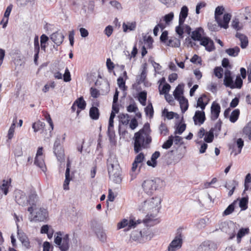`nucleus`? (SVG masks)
I'll use <instances>...</instances> for the list:
<instances>
[{"label":"nucleus","mask_w":251,"mask_h":251,"mask_svg":"<svg viewBox=\"0 0 251 251\" xmlns=\"http://www.w3.org/2000/svg\"><path fill=\"white\" fill-rule=\"evenodd\" d=\"M235 209V203L234 202L230 204L224 211L223 214L224 215H228L232 213Z\"/></svg>","instance_id":"3c124183"},{"label":"nucleus","mask_w":251,"mask_h":251,"mask_svg":"<svg viewBox=\"0 0 251 251\" xmlns=\"http://www.w3.org/2000/svg\"><path fill=\"white\" fill-rule=\"evenodd\" d=\"M117 83L119 86V87L121 89L125 88L126 87V82L125 80L124 79V78L122 77H119L117 79Z\"/></svg>","instance_id":"338daca9"},{"label":"nucleus","mask_w":251,"mask_h":251,"mask_svg":"<svg viewBox=\"0 0 251 251\" xmlns=\"http://www.w3.org/2000/svg\"><path fill=\"white\" fill-rule=\"evenodd\" d=\"M16 122H17V117H16L14 119L13 123L11 124V125L8 130V131L7 137L8 138V140H11L12 138L14 136Z\"/></svg>","instance_id":"7c9ffc66"},{"label":"nucleus","mask_w":251,"mask_h":251,"mask_svg":"<svg viewBox=\"0 0 251 251\" xmlns=\"http://www.w3.org/2000/svg\"><path fill=\"white\" fill-rule=\"evenodd\" d=\"M214 128H211L208 132H206L204 138V140L206 143H211L214 140Z\"/></svg>","instance_id":"473e14b6"},{"label":"nucleus","mask_w":251,"mask_h":251,"mask_svg":"<svg viewBox=\"0 0 251 251\" xmlns=\"http://www.w3.org/2000/svg\"><path fill=\"white\" fill-rule=\"evenodd\" d=\"M108 170L109 176L111 177L114 181L117 182L121 181L120 171L118 169H114L113 164H110V167L108 166Z\"/></svg>","instance_id":"ddd939ff"},{"label":"nucleus","mask_w":251,"mask_h":251,"mask_svg":"<svg viewBox=\"0 0 251 251\" xmlns=\"http://www.w3.org/2000/svg\"><path fill=\"white\" fill-rule=\"evenodd\" d=\"M248 199L247 198H242L239 202V206L242 210H245L248 208Z\"/></svg>","instance_id":"c03bdc74"},{"label":"nucleus","mask_w":251,"mask_h":251,"mask_svg":"<svg viewBox=\"0 0 251 251\" xmlns=\"http://www.w3.org/2000/svg\"><path fill=\"white\" fill-rule=\"evenodd\" d=\"M209 95V94H202L197 100L196 107H199L201 110H204L210 101Z\"/></svg>","instance_id":"9d476101"},{"label":"nucleus","mask_w":251,"mask_h":251,"mask_svg":"<svg viewBox=\"0 0 251 251\" xmlns=\"http://www.w3.org/2000/svg\"><path fill=\"white\" fill-rule=\"evenodd\" d=\"M145 159V156L143 153H139L135 158L134 161L137 163H142Z\"/></svg>","instance_id":"e2e57ef3"},{"label":"nucleus","mask_w":251,"mask_h":251,"mask_svg":"<svg viewBox=\"0 0 251 251\" xmlns=\"http://www.w3.org/2000/svg\"><path fill=\"white\" fill-rule=\"evenodd\" d=\"M108 136L110 139L112 140L115 137V133L114 129V127H108Z\"/></svg>","instance_id":"69168bd1"},{"label":"nucleus","mask_w":251,"mask_h":251,"mask_svg":"<svg viewBox=\"0 0 251 251\" xmlns=\"http://www.w3.org/2000/svg\"><path fill=\"white\" fill-rule=\"evenodd\" d=\"M54 243L61 251H68L70 248V238L68 234H63V232L58 231L56 233Z\"/></svg>","instance_id":"7ed1b4c3"},{"label":"nucleus","mask_w":251,"mask_h":251,"mask_svg":"<svg viewBox=\"0 0 251 251\" xmlns=\"http://www.w3.org/2000/svg\"><path fill=\"white\" fill-rule=\"evenodd\" d=\"M11 178H9L7 180L3 179L2 180V183L0 186V189L5 195H7L8 193L9 188L11 186Z\"/></svg>","instance_id":"5701e85b"},{"label":"nucleus","mask_w":251,"mask_h":251,"mask_svg":"<svg viewBox=\"0 0 251 251\" xmlns=\"http://www.w3.org/2000/svg\"><path fill=\"white\" fill-rule=\"evenodd\" d=\"M34 164L39 167L43 172H45L47 170V168L44 161V157L40 156L38 157H35Z\"/></svg>","instance_id":"a878e982"},{"label":"nucleus","mask_w":251,"mask_h":251,"mask_svg":"<svg viewBox=\"0 0 251 251\" xmlns=\"http://www.w3.org/2000/svg\"><path fill=\"white\" fill-rule=\"evenodd\" d=\"M38 200V197L36 192L34 190L31 191L27 200V201L30 205L27 208V211L30 214H32L34 211V208L36 207V203Z\"/></svg>","instance_id":"1a4fd4ad"},{"label":"nucleus","mask_w":251,"mask_h":251,"mask_svg":"<svg viewBox=\"0 0 251 251\" xmlns=\"http://www.w3.org/2000/svg\"><path fill=\"white\" fill-rule=\"evenodd\" d=\"M250 232V229L249 228H241L238 231L237 234V239L238 242L241 241V238L244 237L245 235L248 234Z\"/></svg>","instance_id":"72a5a7b5"},{"label":"nucleus","mask_w":251,"mask_h":251,"mask_svg":"<svg viewBox=\"0 0 251 251\" xmlns=\"http://www.w3.org/2000/svg\"><path fill=\"white\" fill-rule=\"evenodd\" d=\"M224 83L226 87H229L231 88H234V83L230 71L227 70L225 72Z\"/></svg>","instance_id":"6ab92c4d"},{"label":"nucleus","mask_w":251,"mask_h":251,"mask_svg":"<svg viewBox=\"0 0 251 251\" xmlns=\"http://www.w3.org/2000/svg\"><path fill=\"white\" fill-rule=\"evenodd\" d=\"M224 10L225 9L222 6H219L216 7L215 11V19L220 27L227 29L228 27V24L231 19V15L229 13H226L222 19L221 16L223 15Z\"/></svg>","instance_id":"f03ea898"},{"label":"nucleus","mask_w":251,"mask_h":251,"mask_svg":"<svg viewBox=\"0 0 251 251\" xmlns=\"http://www.w3.org/2000/svg\"><path fill=\"white\" fill-rule=\"evenodd\" d=\"M70 162H68L67 163V168L65 172V179L63 183V189L65 190H68L69 189V183L72 179L70 177Z\"/></svg>","instance_id":"2eb2a0df"},{"label":"nucleus","mask_w":251,"mask_h":251,"mask_svg":"<svg viewBox=\"0 0 251 251\" xmlns=\"http://www.w3.org/2000/svg\"><path fill=\"white\" fill-rule=\"evenodd\" d=\"M221 111V107L219 103L213 102L211 106V119L215 121L219 116Z\"/></svg>","instance_id":"4468645a"},{"label":"nucleus","mask_w":251,"mask_h":251,"mask_svg":"<svg viewBox=\"0 0 251 251\" xmlns=\"http://www.w3.org/2000/svg\"><path fill=\"white\" fill-rule=\"evenodd\" d=\"M64 38L63 34L59 31L53 33L50 35V39L57 46H59L62 43Z\"/></svg>","instance_id":"dca6fc26"},{"label":"nucleus","mask_w":251,"mask_h":251,"mask_svg":"<svg viewBox=\"0 0 251 251\" xmlns=\"http://www.w3.org/2000/svg\"><path fill=\"white\" fill-rule=\"evenodd\" d=\"M20 240L22 242L23 245L25 246L26 248L29 249L30 247V242L27 237L25 236L21 237H20Z\"/></svg>","instance_id":"bf43d9fd"},{"label":"nucleus","mask_w":251,"mask_h":251,"mask_svg":"<svg viewBox=\"0 0 251 251\" xmlns=\"http://www.w3.org/2000/svg\"><path fill=\"white\" fill-rule=\"evenodd\" d=\"M144 223L147 226H152L157 223L156 220H153L150 217L146 218L143 220Z\"/></svg>","instance_id":"864d4df0"},{"label":"nucleus","mask_w":251,"mask_h":251,"mask_svg":"<svg viewBox=\"0 0 251 251\" xmlns=\"http://www.w3.org/2000/svg\"><path fill=\"white\" fill-rule=\"evenodd\" d=\"M179 101L180 107L181 111L183 113L185 112L188 108V101L187 99L185 97H182L181 98L177 100Z\"/></svg>","instance_id":"c85d7f7f"},{"label":"nucleus","mask_w":251,"mask_h":251,"mask_svg":"<svg viewBox=\"0 0 251 251\" xmlns=\"http://www.w3.org/2000/svg\"><path fill=\"white\" fill-rule=\"evenodd\" d=\"M151 131L150 124L146 123L142 129L135 133L134 150L135 153H138L143 149L147 148L151 142Z\"/></svg>","instance_id":"f257e3e1"},{"label":"nucleus","mask_w":251,"mask_h":251,"mask_svg":"<svg viewBox=\"0 0 251 251\" xmlns=\"http://www.w3.org/2000/svg\"><path fill=\"white\" fill-rule=\"evenodd\" d=\"M66 135L64 134L61 141L60 137H57L53 145V153L60 162H64L65 160V151L62 145L65 139Z\"/></svg>","instance_id":"20e7f679"},{"label":"nucleus","mask_w":251,"mask_h":251,"mask_svg":"<svg viewBox=\"0 0 251 251\" xmlns=\"http://www.w3.org/2000/svg\"><path fill=\"white\" fill-rule=\"evenodd\" d=\"M186 127V125L185 124L179 123L176 128L175 133L179 134H182L185 130Z\"/></svg>","instance_id":"de8ad7c7"},{"label":"nucleus","mask_w":251,"mask_h":251,"mask_svg":"<svg viewBox=\"0 0 251 251\" xmlns=\"http://www.w3.org/2000/svg\"><path fill=\"white\" fill-rule=\"evenodd\" d=\"M146 64H145L143 68L142 72L140 75L139 81L141 82H144L146 78V77H147V68H146Z\"/></svg>","instance_id":"603ef678"},{"label":"nucleus","mask_w":251,"mask_h":251,"mask_svg":"<svg viewBox=\"0 0 251 251\" xmlns=\"http://www.w3.org/2000/svg\"><path fill=\"white\" fill-rule=\"evenodd\" d=\"M63 79L65 82H69L71 80V76L70 71L68 68H66L65 73L63 75Z\"/></svg>","instance_id":"13d9d810"},{"label":"nucleus","mask_w":251,"mask_h":251,"mask_svg":"<svg viewBox=\"0 0 251 251\" xmlns=\"http://www.w3.org/2000/svg\"><path fill=\"white\" fill-rule=\"evenodd\" d=\"M242 85L243 80L239 75H237L234 83V88H241Z\"/></svg>","instance_id":"5fc2aeb1"},{"label":"nucleus","mask_w":251,"mask_h":251,"mask_svg":"<svg viewBox=\"0 0 251 251\" xmlns=\"http://www.w3.org/2000/svg\"><path fill=\"white\" fill-rule=\"evenodd\" d=\"M145 112L147 115H149L150 118H152L153 116L154 111L152 104L149 103L145 108Z\"/></svg>","instance_id":"a19ab883"},{"label":"nucleus","mask_w":251,"mask_h":251,"mask_svg":"<svg viewBox=\"0 0 251 251\" xmlns=\"http://www.w3.org/2000/svg\"><path fill=\"white\" fill-rule=\"evenodd\" d=\"M55 87V83L53 81H49L46 84L42 89V91L44 93H46L49 91L50 88L54 89Z\"/></svg>","instance_id":"8fccbe9b"},{"label":"nucleus","mask_w":251,"mask_h":251,"mask_svg":"<svg viewBox=\"0 0 251 251\" xmlns=\"http://www.w3.org/2000/svg\"><path fill=\"white\" fill-rule=\"evenodd\" d=\"M183 235L182 232L178 230L175 238L168 247V251H176L179 250L183 244Z\"/></svg>","instance_id":"6e6552de"},{"label":"nucleus","mask_w":251,"mask_h":251,"mask_svg":"<svg viewBox=\"0 0 251 251\" xmlns=\"http://www.w3.org/2000/svg\"><path fill=\"white\" fill-rule=\"evenodd\" d=\"M188 8L186 6H183L181 9L179 16V24L182 25L188 16Z\"/></svg>","instance_id":"4be33fe9"},{"label":"nucleus","mask_w":251,"mask_h":251,"mask_svg":"<svg viewBox=\"0 0 251 251\" xmlns=\"http://www.w3.org/2000/svg\"><path fill=\"white\" fill-rule=\"evenodd\" d=\"M122 27L124 32L134 30L136 27V23L135 21L132 22H124L123 24Z\"/></svg>","instance_id":"412c9836"},{"label":"nucleus","mask_w":251,"mask_h":251,"mask_svg":"<svg viewBox=\"0 0 251 251\" xmlns=\"http://www.w3.org/2000/svg\"><path fill=\"white\" fill-rule=\"evenodd\" d=\"M183 85L179 84L176 88L174 92V96L176 100H177L182 97H184L183 96Z\"/></svg>","instance_id":"cd10ccee"},{"label":"nucleus","mask_w":251,"mask_h":251,"mask_svg":"<svg viewBox=\"0 0 251 251\" xmlns=\"http://www.w3.org/2000/svg\"><path fill=\"white\" fill-rule=\"evenodd\" d=\"M152 43L153 39L152 38L149 36L145 40V45L148 48H151L152 47Z\"/></svg>","instance_id":"774afa93"},{"label":"nucleus","mask_w":251,"mask_h":251,"mask_svg":"<svg viewBox=\"0 0 251 251\" xmlns=\"http://www.w3.org/2000/svg\"><path fill=\"white\" fill-rule=\"evenodd\" d=\"M29 217L30 222H43L46 220L48 216L47 210L44 208L39 209L34 208V211Z\"/></svg>","instance_id":"423d86ee"},{"label":"nucleus","mask_w":251,"mask_h":251,"mask_svg":"<svg viewBox=\"0 0 251 251\" xmlns=\"http://www.w3.org/2000/svg\"><path fill=\"white\" fill-rule=\"evenodd\" d=\"M90 92L91 96L94 98H97L100 95V91L94 87H91L90 88Z\"/></svg>","instance_id":"4d7b16f0"},{"label":"nucleus","mask_w":251,"mask_h":251,"mask_svg":"<svg viewBox=\"0 0 251 251\" xmlns=\"http://www.w3.org/2000/svg\"><path fill=\"white\" fill-rule=\"evenodd\" d=\"M89 116L92 120H98L100 116V112L98 107L92 106L89 110Z\"/></svg>","instance_id":"393cba45"},{"label":"nucleus","mask_w":251,"mask_h":251,"mask_svg":"<svg viewBox=\"0 0 251 251\" xmlns=\"http://www.w3.org/2000/svg\"><path fill=\"white\" fill-rule=\"evenodd\" d=\"M75 104H76L77 109L76 110L77 115H78L80 111L84 110L86 107V102L84 100L82 96L77 98L75 101Z\"/></svg>","instance_id":"f3484780"},{"label":"nucleus","mask_w":251,"mask_h":251,"mask_svg":"<svg viewBox=\"0 0 251 251\" xmlns=\"http://www.w3.org/2000/svg\"><path fill=\"white\" fill-rule=\"evenodd\" d=\"M16 201L19 205H24L25 204L26 196L23 193H19L15 197Z\"/></svg>","instance_id":"f704fd0d"},{"label":"nucleus","mask_w":251,"mask_h":251,"mask_svg":"<svg viewBox=\"0 0 251 251\" xmlns=\"http://www.w3.org/2000/svg\"><path fill=\"white\" fill-rule=\"evenodd\" d=\"M42 114H43V116L44 117V118L47 120V121L49 124V125L50 126L51 129L53 130V124L52 121L51 119V117L50 116V115L49 114V113L48 112L45 111H43L42 112Z\"/></svg>","instance_id":"ea45409f"},{"label":"nucleus","mask_w":251,"mask_h":251,"mask_svg":"<svg viewBox=\"0 0 251 251\" xmlns=\"http://www.w3.org/2000/svg\"><path fill=\"white\" fill-rule=\"evenodd\" d=\"M13 5L12 4H10L6 9V10L4 12V17L5 18V22L4 24H3V27L4 28L6 26L8 21V17L10 15V14L12 9Z\"/></svg>","instance_id":"e433bc0d"},{"label":"nucleus","mask_w":251,"mask_h":251,"mask_svg":"<svg viewBox=\"0 0 251 251\" xmlns=\"http://www.w3.org/2000/svg\"><path fill=\"white\" fill-rule=\"evenodd\" d=\"M193 119L195 125H198L200 126L203 124L206 120L205 112L203 110L196 111L193 117Z\"/></svg>","instance_id":"f8f14e48"},{"label":"nucleus","mask_w":251,"mask_h":251,"mask_svg":"<svg viewBox=\"0 0 251 251\" xmlns=\"http://www.w3.org/2000/svg\"><path fill=\"white\" fill-rule=\"evenodd\" d=\"M231 26L237 31L240 30L243 28L242 24L240 23L238 19L236 18L232 20Z\"/></svg>","instance_id":"58836bf2"},{"label":"nucleus","mask_w":251,"mask_h":251,"mask_svg":"<svg viewBox=\"0 0 251 251\" xmlns=\"http://www.w3.org/2000/svg\"><path fill=\"white\" fill-rule=\"evenodd\" d=\"M120 121L123 124L126 125L129 123V119L128 114H121L119 116Z\"/></svg>","instance_id":"09e8293b"},{"label":"nucleus","mask_w":251,"mask_h":251,"mask_svg":"<svg viewBox=\"0 0 251 251\" xmlns=\"http://www.w3.org/2000/svg\"><path fill=\"white\" fill-rule=\"evenodd\" d=\"M240 110L239 109L234 110L231 113L229 117V120L231 123L236 122L239 118Z\"/></svg>","instance_id":"c9c22d12"},{"label":"nucleus","mask_w":251,"mask_h":251,"mask_svg":"<svg viewBox=\"0 0 251 251\" xmlns=\"http://www.w3.org/2000/svg\"><path fill=\"white\" fill-rule=\"evenodd\" d=\"M161 200L160 197H155L146 200L139 205L140 211L151 210L158 207L161 203Z\"/></svg>","instance_id":"39448f33"},{"label":"nucleus","mask_w":251,"mask_h":251,"mask_svg":"<svg viewBox=\"0 0 251 251\" xmlns=\"http://www.w3.org/2000/svg\"><path fill=\"white\" fill-rule=\"evenodd\" d=\"M159 129L160 134L163 135V136L166 135L169 132V130L168 129L167 125L164 123H161V124L159 126Z\"/></svg>","instance_id":"79ce46f5"},{"label":"nucleus","mask_w":251,"mask_h":251,"mask_svg":"<svg viewBox=\"0 0 251 251\" xmlns=\"http://www.w3.org/2000/svg\"><path fill=\"white\" fill-rule=\"evenodd\" d=\"M159 179H147L142 183V188L144 191L148 195L152 194L157 189Z\"/></svg>","instance_id":"0eeeda50"},{"label":"nucleus","mask_w":251,"mask_h":251,"mask_svg":"<svg viewBox=\"0 0 251 251\" xmlns=\"http://www.w3.org/2000/svg\"><path fill=\"white\" fill-rule=\"evenodd\" d=\"M235 36L241 41V47L242 49L246 48L248 45V39L247 37L244 34L238 32L236 33Z\"/></svg>","instance_id":"b1692460"},{"label":"nucleus","mask_w":251,"mask_h":251,"mask_svg":"<svg viewBox=\"0 0 251 251\" xmlns=\"http://www.w3.org/2000/svg\"><path fill=\"white\" fill-rule=\"evenodd\" d=\"M199 41L200 45L204 47L208 51H211L215 48L214 42L209 37L203 36Z\"/></svg>","instance_id":"9b49d317"},{"label":"nucleus","mask_w":251,"mask_h":251,"mask_svg":"<svg viewBox=\"0 0 251 251\" xmlns=\"http://www.w3.org/2000/svg\"><path fill=\"white\" fill-rule=\"evenodd\" d=\"M207 26L209 30L211 31H218L219 27H220L218 24H217L214 22L208 23Z\"/></svg>","instance_id":"37998d69"},{"label":"nucleus","mask_w":251,"mask_h":251,"mask_svg":"<svg viewBox=\"0 0 251 251\" xmlns=\"http://www.w3.org/2000/svg\"><path fill=\"white\" fill-rule=\"evenodd\" d=\"M204 30L201 27L197 28L192 32L191 38L194 41H200L202 38Z\"/></svg>","instance_id":"aec40b11"},{"label":"nucleus","mask_w":251,"mask_h":251,"mask_svg":"<svg viewBox=\"0 0 251 251\" xmlns=\"http://www.w3.org/2000/svg\"><path fill=\"white\" fill-rule=\"evenodd\" d=\"M160 153L158 151H155L151 155V160H148L147 164L149 166L155 167L157 165L156 159L160 156Z\"/></svg>","instance_id":"bb28decb"},{"label":"nucleus","mask_w":251,"mask_h":251,"mask_svg":"<svg viewBox=\"0 0 251 251\" xmlns=\"http://www.w3.org/2000/svg\"><path fill=\"white\" fill-rule=\"evenodd\" d=\"M240 51V48L236 46L233 48H229L226 50V52L229 56L232 57L237 56Z\"/></svg>","instance_id":"2f4dec72"},{"label":"nucleus","mask_w":251,"mask_h":251,"mask_svg":"<svg viewBox=\"0 0 251 251\" xmlns=\"http://www.w3.org/2000/svg\"><path fill=\"white\" fill-rule=\"evenodd\" d=\"M137 223L132 220L129 221L126 219H123L121 222L119 223L117 225L118 229L123 228L126 226H128V228H131L135 227Z\"/></svg>","instance_id":"a211bd4d"},{"label":"nucleus","mask_w":251,"mask_h":251,"mask_svg":"<svg viewBox=\"0 0 251 251\" xmlns=\"http://www.w3.org/2000/svg\"><path fill=\"white\" fill-rule=\"evenodd\" d=\"M138 100L142 105L145 106L146 104L147 93L145 91L139 93L138 95Z\"/></svg>","instance_id":"4c0bfd02"},{"label":"nucleus","mask_w":251,"mask_h":251,"mask_svg":"<svg viewBox=\"0 0 251 251\" xmlns=\"http://www.w3.org/2000/svg\"><path fill=\"white\" fill-rule=\"evenodd\" d=\"M180 44V41L176 38L169 39L167 43V45L174 47H178Z\"/></svg>","instance_id":"a18cd8bd"},{"label":"nucleus","mask_w":251,"mask_h":251,"mask_svg":"<svg viewBox=\"0 0 251 251\" xmlns=\"http://www.w3.org/2000/svg\"><path fill=\"white\" fill-rule=\"evenodd\" d=\"M32 127L35 132L43 130L45 127V124L40 121L33 123Z\"/></svg>","instance_id":"c756f323"},{"label":"nucleus","mask_w":251,"mask_h":251,"mask_svg":"<svg viewBox=\"0 0 251 251\" xmlns=\"http://www.w3.org/2000/svg\"><path fill=\"white\" fill-rule=\"evenodd\" d=\"M171 89V86L166 83L163 86L161 91H160V94H167Z\"/></svg>","instance_id":"052dcab7"},{"label":"nucleus","mask_w":251,"mask_h":251,"mask_svg":"<svg viewBox=\"0 0 251 251\" xmlns=\"http://www.w3.org/2000/svg\"><path fill=\"white\" fill-rule=\"evenodd\" d=\"M173 136H170L168 139L162 145V147L165 149H169L173 145Z\"/></svg>","instance_id":"49530a36"},{"label":"nucleus","mask_w":251,"mask_h":251,"mask_svg":"<svg viewBox=\"0 0 251 251\" xmlns=\"http://www.w3.org/2000/svg\"><path fill=\"white\" fill-rule=\"evenodd\" d=\"M174 17L173 12H170L168 14H166L164 17V20L166 23L168 24L173 20Z\"/></svg>","instance_id":"680f3d73"},{"label":"nucleus","mask_w":251,"mask_h":251,"mask_svg":"<svg viewBox=\"0 0 251 251\" xmlns=\"http://www.w3.org/2000/svg\"><path fill=\"white\" fill-rule=\"evenodd\" d=\"M223 73V69L221 67H217L214 69V74L219 78L222 77Z\"/></svg>","instance_id":"6e6d98bb"},{"label":"nucleus","mask_w":251,"mask_h":251,"mask_svg":"<svg viewBox=\"0 0 251 251\" xmlns=\"http://www.w3.org/2000/svg\"><path fill=\"white\" fill-rule=\"evenodd\" d=\"M85 142V140L84 139H82L79 141H78L76 143V149L77 151L81 153L82 152L83 144Z\"/></svg>","instance_id":"0e129e2a"}]
</instances>
